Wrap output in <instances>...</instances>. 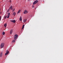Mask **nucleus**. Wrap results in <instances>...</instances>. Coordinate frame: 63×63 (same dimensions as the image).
Wrapping results in <instances>:
<instances>
[{"mask_svg": "<svg viewBox=\"0 0 63 63\" xmlns=\"http://www.w3.org/2000/svg\"><path fill=\"white\" fill-rule=\"evenodd\" d=\"M7 17V16H5L4 17V18H5L6 19V18Z\"/></svg>", "mask_w": 63, "mask_h": 63, "instance_id": "nucleus-18", "label": "nucleus"}, {"mask_svg": "<svg viewBox=\"0 0 63 63\" xmlns=\"http://www.w3.org/2000/svg\"><path fill=\"white\" fill-rule=\"evenodd\" d=\"M26 21V19H25L23 20V22H25Z\"/></svg>", "mask_w": 63, "mask_h": 63, "instance_id": "nucleus-12", "label": "nucleus"}, {"mask_svg": "<svg viewBox=\"0 0 63 63\" xmlns=\"http://www.w3.org/2000/svg\"><path fill=\"white\" fill-rule=\"evenodd\" d=\"M9 51H8L5 54V55H7V54H9Z\"/></svg>", "mask_w": 63, "mask_h": 63, "instance_id": "nucleus-6", "label": "nucleus"}, {"mask_svg": "<svg viewBox=\"0 0 63 63\" xmlns=\"http://www.w3.org/2000/svg\"><path fill=\"white\" fill-rule=\"evenodd\" d=\"M24 25H23L22 26V29H23V28H24Z\"/></svg>", "mask_w": 63, "mask_h": 63, "instance_id": "nucleus-16", "label": "nucleus"}, {"mask_svg": "<svg viewBox=\"0 0 63 63\" xmlns=\"http://www.w3.org/2000/svg\"><path fill=\"white\" fill-rule=\"evenodd\" d=\"M9 10H13V8H12V6H11L9 8Z\"/></svg>", "mask_w": 63, "mask_h": 63, "instance_id": "nucleus-7", "label": "nucleus"}, {"mask_svg": "<svg viewBox=\"0 0 63 63\" xmlns=\"http://www.w3.org/2000/svg\"><path fill=\"white\" fill-rule=\"evenodd\" d=\"M20 11H21V10H19L18 12V13H20Z\"/></svg>", "mask_w": 63, "mask_h": 63, "instance_id": "nucleus-14", "label": "nucleus"}, {"mask_svg": "<svg viewBox=\"0 0 63 63\" xmlns=\"http://www.w3.org/2000/svg\"><path fill=\"white\" fill-rule=\"evenodd\" d=\"M4 26L5 27H6V26H7V23H6V24H5L4 25Z\"/></svg>", "mask_w": 63, "mask_h": 63, "instance_id": "nucleus-13", "label": "nucleus"}, {"mask_svg": "<svg viewBox=\"0 0 63 63\" xmlns=\"http://www.w3.org/2000/svg\"><path fill=\"white\" fill-rule=\"evenodd\" d=\"M9 2H11V0H10V1H9Z\"/></svg>", "mask_w": 63, "mask_h": 63, "instance_id": "nucleus-25", "label": "nucleus"}, {"mask_svg": "<svg viewBox=\"0 0 63 63\" xmlns=\"http://www.w3.org/2000/svg\"><path fill=\"white\" fill-rule=\"evenodd\" d=\"M4 43H2L1 45L0 46V48H2L3 47H4Z\"/></svg>", "mask_w": 63, "mask_h": 63, "instance_id": "nucleus-2", "label": "nucleus"}, {"mask_svg": "<svg viewBox=\"0 0 63 63\" xmlns=\"http://www.w3.org/2000/svg\"><path fill=\"white\" fill-rule=\"evenodd\" d=\"M10 10L9 9H8V10L7 11V12H9V11H10Z\"/></svg>", "mask_w": 63, "mask_h": 63, "instance_id": "nucleus-19", "label": "nucleus"}, {"mask_svg": "<svg viewBox=\"0 0 63 63\" xmlns=\"http://www.w3.org/2000/svg\"><path fill=\"white\" fill-rule=\"evenodd\" d=\"M16 40H15L14 39V40L13 41H12V42L13 43H14L15 42V41Z\"/></svg>", "mask_w": 63, "mask_h": 63, "instance_id": "nucleus-15", "label": "nucleus"}, {"mask_svg": "<svg viewBox=\"0 0 63 63\" xmlns=\"http://www.w3.org/2000/svg\"><path fill=\"white\" fill-rule=\"evenodd\" d=\"M27 13H28V11H27L26 10H25L24 12V14H27Z\"/></svg>", "mask_w": 63, "mask_h": 63, "instance_id": "nucleus-4", "label": "nucleus"}, {"mask_svg": "<svg viewBox=\"0 0 63 63\" xmlns=\"http://www.w3.org/2000/svg\"><path fill=\"white\" fill-rule=\"evenodd\" d=\"M13 15H14V16H15V15H16V13L14 12V13L13 14Z\"/></svg>", "mask_w": 63, "mask_h": 63, "instance_id": "nucleus-11", "label": "nucleus"}, {"mask_svg": "<svg viewBox=\"0 0 63 63\" xmlns=\"http://www.w3.org/2000/svg\"><path fill=\"white\" fill-rule=\"evenodd\" d=\"M18 37V35L17 34H15L14 36V40H16Z\"/></svg>", "mask_w": 63, "mask_h": 63, "instance_id": "nucleus-1", "label": "nucleus"}, {"mask_svg": "<svg viewBox=\"0 0 63 63\" xmlns=\"http://www.w3.org/2000/svg\"><path fill=\"white\" fill-rule=\"evenodd\" d=\"M10 13H8V15L9 16H10Z\"/></svg>", "mask_w": 63, "mask_h": 63, "instance_id": "nucleus-23", "label": "nucleus"}, {"mask_svg": "<svg viewBox=\"0 0 63 63\" xmlns=\"http://www.w3.org/2000/svg\"><path fill=\"white\" fill-rule=\"evenodd\" d=\"M32 8H34V5H32Z\"/></svg>", "mask_w": 63, "mask_h": 63, "instance_id": "nucleus-22", "label": "nucleus"}, {"mask_svg": "<svg viewBox=\"0 0 63 63\" xmlns=\"http://www.w3.org/2000/svg\"><path fill=\"white\" fill-rule=\"evenodd\" d=\"M2 55H3V53H2V52H1L0 55V57H1L2 56Z\"/></svg>", "mask_w": 63, "mask_h": 63, "instance_id": "nucleus-8", "label": "nucleus"}, {"mask_svg": "<svg viewBox=\"0 0 63 63\" xmlns=\"http://www.w3.org/2000/svg\"><path fill=\"white\" fill-rule=\"evenodd\" d=\"M1 16H0V20H1Z\"/></svg>", "mask_w": 63, "mask_h": 63, "instance_id": "nucleus-24", "label": "nucleus"}, {"mask_svg": "<svg viewBox=\"0 0 63 63\" xmlns=\"http://www.w3.org/2000/svg\"><path fill=\"white\" fill-rule=\"evenodd\" d=\"M15 9H14L13 10V11H12V12H14V11H15Z\"/></svg>", "mask_w": 63, "mask_h": 63, "instance_id": "nucleus-20", "label": "nucleus"}, {"mask_svg": "<svg viewBox=\"0 0 63 63\" xmlns=\"http://www.w3.org/2000/svg\"><path fill=\"white\" fill-rule=\"evenodd\" d=\"M9 16H8L7 17V18H9Z\"/></svg>", "mask_w": 63, "mask_h": 63, "instance_id": "nucleus-21", "label": "nucleus"}, {"mask_svg": "<svg viewBox=\"0 0 63 63\" xmlns=\"http://www.w3.org/2000/svg\"><path fill=\"white\" fill-rule=\"evenodd\" d=\"M13 29H11L10 32V34H12V33H13Z\"/></svg>", "mask_w": 63, "mask_h": 63, "instance_id": "nucleus-5", "label": "nucleus"}, {"mask_svg": "<svg viewBox=\"0 0 63 63\" xmlns=\"http://www.w3.org/2000/svg\"><path fill=\"white\" fill-rule=\"evenodd\" d=\"M12 22H14V23H15L16 22V20H13L11 21Z\"/></svg>", "mask_w": 63, "mask_h": 63, "instance_id": "nucleus-9", "label": "nucleus"}, {"mask_svg": "<svg viewBox=\"0 0 63 63\" xmlns=\"http://www.w3.org/2000/svg\"><path fill=\"white\" fill-rule=\"evenodd\" d=\"M2 34L3 35H5V33L4 32H3L2 33Z\"/></svg>", "mask_w": 63, "mask_h": 63, "instance_id": "nucleus-17", "label": "nucleus"}, {"mask_svg": "<svg viewBox=\"0 0 63 63\" xmlns=\"http://www.w3.org/2000/svg\"><path fill=\"white\" fill-rule=\"evenodd\" d=\"M1 13V12H0V14Z\"/></svg>", "mask_w": 63, "mask_h": 63, "instance_id": "nucleus-26", "label": "nucleus"}, {"mask_svg": "<svg viewBox=\"0 0 63 63\" xmlns=\"http://www.w3.org/2000/svg\"><path fill=\"white\" fill-rule=\"evenodd\" d=\"M19 20L20 21L22 20V17L21 16L20 17Z\"/></svg>", "mask_w": 63, "mask_h": 63, "instance_id": "nucleus-10", "label": "nucleus"}, {"mask_svg": "<svg viewBox=\"0 0 63 63\" xmlns=\"http://www.w3.org/2000/svg\"><path fill=\"white\" fill-rule=\"evenodd\" d=\"M38 0H36L33 3V4L35 5V4H36V3H38Z\"/></svg>", "mask_w": 63, "mask_h": 63, "instance_id": "nucleus-3", "label": "nucleus"}]
</instances>
